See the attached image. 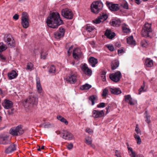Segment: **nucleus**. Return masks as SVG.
I'll return each instance as SVG.
<instances>
[{"label": "nucleus", "mask_w": 157, "mask_h": 157, "mask_svg": "<svg viewBox=\"0 0 157 157\" xmlns=\"http://www.w3.org/2000/svg\"><path fill=\"white\" fill-rule=\"evenodd\" d=\"M47 23L50 27L55 29L63 24V21L60 18L59 14L58 12L50 13L47 17Z\"/></svg>", "instance_id": "nucleus-1"}, {"label": "nucleus", "mask_w": 157, "mask_h": 157, "mask_svg": "<svg viewBox=\"0 0 157 157\" xmlns=\"http://www.w3.org/2000/svg\"><path fill=\"white\" fill-rule=\"evenodd\" d=\"M38 98L36 95L33 94L30 95L29 98L25 100L23 104L25 108L30 109L34 105H37L38 103Z\"/></svg>", "instance_id": "nucleus-2"}, {"label": "nucleus", "mask_w": 157, "mask_h": 157, "mask_svg": "<svg viewBox=\"0 0 157 157\" xmlns=\"http://www.w3.org/2000/svg\"><path fill=\"white\" fill-rule=\"evenodd\" d=\"M103 4L100 1H96L92 3L91 6V11L95 14L98 13L102 9Z\"/></svg>", "instance_id": "nucleus-3"}, {"label": "nucleus", "mask_w": 157, "mask_h": 157, "mask_svg": "<svg viewBox=\"0 0 157 157\" xmlns=\"http://www.w3.org/2000/svg\"><path fill=\"white\" fill-rule=\"evenodd\" d=\"M151 24L146 22L142 30V35L143 36L150 37V34L152 32Z\"/></svg>", "instance_id": "nucleus-4"}, {"label": "nucleus", "mask_w": 157, "mask_h": 157, "mask_svg": "<svg viewBox=\"0 0 157 157\" xmlns=\"http://www.w3.org/2000/svg\"><path fill=\"white\" fill-rule=\"evenodd\" d=\"M55 133L57 135L60 134V136L63 139L66 140H71L73 139V135L71 132L67 130H63L61 132L57 131L55 132Z\"/></svg>", "instance_id": "nucleus-5"}, {"label": "nucleus", "mask_w": 157, "mask_h": 157, "mask_svg": "<svg viewBox=\"0 0 157 157\" xmlns=\"http://www.w3.org/2000/svg\"><path fill=\"white\" fill-rule=\"evenodd\" d=\"M24 131L21 125L13 128L10 129V133L13 136H19L22 134Z\"/></svg>", "instance_id": "nucleus-6"}, {"label": "nucleus", "mask_w": 157, "mask_h": 157, "mask_svg": "<svg viewBox=\"0 0 157 157\" xmlns=\"http://www.w3.org/2000/svg\"><path fill=\"white\" fill-rule=\"evenodd\" d=\"M21 25L23 27L26 29L29 27V17L28 14L25 12H23L22 14V16L21 18Z\"/></svg>", "instance_id": "nucleus-7"}, {"label": "nucleus", "mask_w": 157, "mask_h": 157, "mask_svg": "<svg viewBox=\"0 0 157 157\" xmlns=\"http://www.w3.org/2000/svg\"><path fill=\"white\" fill-rule=\"evenodd\" d=\"M4 42L6 43L9 47H12L15 45V42L11 34H6L3 38Z\"/></svg>", "instance_id": "nucleus-8"}, {"label": "nucleus", "mask_w": 157, "mask_h": 157, "mask_svg": "<svg viewBox=\"0 0 157 157\" xmlns=\"http://www.w3.org/2000/svg\"><path fill=\"white\" fill-rule=\"evenodd\" d=\"M109 78L111 80L115 82H118L122 77L121 74L119 71H118L115 73L110 74Z\"/></svg>", "instance_id": "nucleus-9"}, {"label": "nucleus", "mask_w": 157, "mask_h": 157, "mask_svg": "<svg viewBox=\"0 0 157 157\" xmlns=\"http://www.w3.org/2000/svg\"><path fill=\"white\" fill-rule=\"evenodd\" d=\"M61 14L64 17L69 19H72L73 16L72 12L67 8L63 9L62 10Z\"/></svg>", "instance_id": "nucleus-10"}, {"label": "nucleus", "mask_w": 157, "mask_h": 157, "mask_svg": "<svg viewBox=\"0 0 157 157\" xmlns=\"http://www.w3.org/2000/svg\"><path fill=\"white\" fill-rule=\"evenodd\" d=\"M106 5L109 9L113 11H116L119 9V7L118 4L113 3L108 1L106 2Z\"/></svg>", "instance_id": "nucleus-11"}, {"label": "nucleus", "mask_w": 157, "mask_h": 157, "mask_svg": "<svg viewBox=\"0 0 157 157\" xmlns=\"http://www.w3.org/2000/svg\"><path fill=\"white\" fill-rule=\"evenodd\" d=\"M16 150V145L13 143L10 144L6 148L5 152L9 154L13 152Z\"/></svg>", "instance_id": "nucleus-12"}, {"label": "nucleus", "mask_w": 157, "mask_h": 157, "mask_svg": "<svg viewBox=\"0 0 157 157\" xmlns=\"http://www.w3.org/2000/svg\"><path fill=\"white\" fill-rule=\"evenodd\" d=\"M93 116L94 118L102 117L104 115V113L103 110L100 111L98 110H94L93 111Z\"/></svg>", "instance_id": "nucleus-13"}, {"label": "nucleus", "mask_w": 157, "mask_h": 157, "mask_svg": "<svg viewBox=\"0 0 157 157\" xmlns=\"http://www.w3.org/2000/svg\"><path fill=\"white\" fill-rule=\"evenodd\" d=\"M77 76L74 74H71L66 79V81L71 84L75 83L76 82Z\"/></svg>", "instance_id": "nucleus-14"}, {"label": "nucleus", "mask_w": 157, "mask_h": 157, "mask_svg": "<svg viewBox=\"0 0 157 157\" xmlns=\"http://www.w3.org/2000/svg\"><path fill=\"white\" fill-rule=\"evenodd\" d=\"M82 70L85 74L89 76L91 75L92 71L88 67L86 63H84V64L83 65L82 67Z\"/></svg>", "instance_id": "nucleus-15"}, {"label": "nucleus", "mask_w": 157, "mask_h": 157, "mask_svg": "<svg viewBox=\"0 0 157 157\" xmlns=\"http://www.w3.org/2000/svg\"><path fill=\"white\" fill-rule=\"evenodd\" d=\"M13 105V103L11 101L7 99H5L4 100L3 105L5 109H10L12 107Z\"/></svg>", "instance_id": "nucleus-16"}, {"label": "nucleus", "mask_w": 157, "mask_h": 157, "mask_svg": "<svg viewBox=\"0 0 157 157\" xmlns=\"http://www.w3.org/2000/svg\"><path fill=\"white\" fill-rule=\"evenodd\" d=\"M78 51H80V50L77 48L74 49L73 50V56L75 59H78L80 58L81 56V53L78 52Z\"/></svg>", "instance_id": "nucleus-17"}, {"label": "nucleus", "mask_w": 157, "mask_h": 157, "mask_svg": "<svg viewBox=\"0 0 157 157\" xmlns=\"http://www.w3.org/2000/svg\"><path fill=\"white\" fill-rule=\"evenodd\" d=\"M89 61L90 64L93 67H95V65L98 63L97 59L92 57L89 58Z\"/></svg>", "instance_id": "nucleus-18"}, {"label": "nucleus", "mask_w": 157, "mask_h": 157, "mask_svg": "<svg viewBox=\"0 0 157 157\" xmlns=\"http://www.w3.org/2000/svg\"><path fill=\"white\" fill-rule=\"evenodd\" d=\"M105 35L107 38L111 39L115 36V34L114 33H112L110 30L107 29L105 33Z\"/></svg>", "instance_id": "nucleus-19"}, {"label": "nucleus", "mask_w": 157, "mask_h": 157, "mask_svg": "<svg viewBox=\"0 0 157 157\" xmlns=\"http://www.w3.org/2000/svg\"><path fill=\"white\" fill-rule=\"evenodd\" d=\"M18 74L14 70H12L8 74L9 79L10 80L15 78L17 76Z\"/></svg>", "instance_id": "nucleus-20"}, {"label": "nucleus", "mask_w": 157, "mask_h": 157, "mask_svg": "<svg viewBox=\"0 0 157 157\" xmlns=\"http://www.w3.org/2000/svg\"><path fill=\"white\" fill-rule=\"evenodd\" d=\"M125 101L131 105H134V102L133 101L132 98L130 95H128L124 96Z\"/></svg>", "instance_id": "nucleus-21"}, {"label": "nucleus", "mask_w": 157, "mask_h": 157, "mask_svg": "<svg viewBox=\"0 0 157 157\" xmlns=\"http://www.w3.org/2000/svg\"><path fill=\"white\" fill-rule=\"evenodd\" d=\"M36 80L37 91L39 93H41L42 92V89L40 85L39 78L36 77Z\"/></svg>", "instance_id": "nucleus-22"}, {"label": "nucleus", "mask_w": 157, "mask_h": 157, "mask_svg": "<svg viewBox=\"0 0 157 157\" xmlns=\"http://www.w3.org/2000/svg\"><path fill=\"white\" fill-rule=\"evenodd\" d=\"M121 23V21L120 20L116 19L113 20L112 22L110 23L111 25L114 26H118L120 25Z\"/></svg>", "instance_id": "nucleus-23"}, {"label": "nucleus", "mask_w": 157, "mask_h": 157, "mask_svg": "<svg viewBox=\"0 0 157 157\" xmlns=\"http://www.w3.org/2000/svg\"><path fill=\"white\" fill-rule=\"evenodd\" d=\"M109 90L112 94H118L121 93V90L118 88H110Z\"/></svg>", "instance_id": "nucleus-24"}, {"label": "nucleus", "mask_w": 157, "mask_h": 157, "mask_svg": "<svg viewBox=\"0 0 157 157\" xmlns=\"http://www.w3.org/2000/svg\"><path fill=\"white\" fill-rule=\"evenodd\" d=\"M127 43L130 45H135L136 44V41L135 40L133 39V37L131 36L128 37L127 39Z\"/></svg>", "instance_id": "nucleus-25"}, {"label": "nucleus", "mask_w": 157, "mask_h": 157, "mask_svg": "<svg viewBox=\"0 0 157 157\" xmlns=\"http://www.w3.org/2000/svg\"><path fill=\"white\" fill-rule=\"evenodd\" d=\"M119 62L117 60H115L114 62H113L111 65L112 69V70L115 69L119 66Z\"/></svg>", "instance_id": "nucleus-26"}, {"label": "nucleus", "mask_w": 157, "mask_h": 157, "mask_svg": "<svg viewBox=\"0 0 157 157\" xmlns=\"http://www.w3.org/2000/svg\"><path fill=\"white\" fill-rule=\"evenodd\" d=\"M57 118L61 122L64 123L66 125H67L68 124V121L61 116L58 115L57 117Z\"/></svg>", "instance_id": "nucleus-27"}, {"label": "nucleus", "mask_w": 157, "mask_h": 157, "mask_svg": "<svg viewBox=\"0 0 157 157\" xmlns=\"http://www.w3.org/2000/svg\"><path fill=\"white\" fill-rule=\"evenodd\" d=\"M92 87L91 85L86 83L84 85L80 86V89L82 90H87L90 89Z\"/></svg>", "instance_id": "nucleus-28"}, {"label": "nucleus", "mask_w": 157, "mask_h": 157, "mask_svg": "<svg viewBox=\"0 0 157 157\" xmlns=\"http://www.w3.org/2000/svg\"><path fill=\"white\" fill-rule=\"evenodd\" d=\"M145 64L147 67H150L153 65L152 60L147 58L145 60Z\"/></svg>", "instance_id": "nucleus-29"}, {"label": "nucleus", "mask_w": 157, "mask_h": 157, "mask_svg": "<svg viewBox=\"0 0 157 157\" xmlns=\"http://www.w3.org/2000/svg\"><path fill=\"white\" fill-rule=\"evenodd\" d=\"M48 53L46 51L43 50L41 52V58L43 59H46V56H47Z\"/></svg>", "instance_id": "nucleus-30"}, {"label": "nucleus", "mask_w": 157, "mask_h": 157, "mask_svg": "<svg viewBox=\"0 0 157 157\" xmlns=\"http://www.w3.org/2000/svg\"><path fill=\"white\" fill-rule=\"evenodd\" d=\"M98 17L100 20H101L102 21L105 20L108 18L107 15L106 14L103 13L101 15L100 14Z\"/></svg>", "instance_id": "nucleus-31"}, {"label": "nucleus", "mask_w": 157, "mask_h": 157, "mask_svg": "<svg viewBox=\"0 0 157 157\" xmlns=\"http://www.w3.org/2000/svg\"><path fill=\"white\" fill-rule=\"evenodd\" d=\"M89 101L92 102V105H94L95 103L94 101L96 99V97L94 95H92L89 98Z\"/></svg>", "instance_id": "nucleus-32"}, {"label": "nucleus", "mask_w": 157, "mask_h": 157, "mask_svg": "<svg viewBox=\"0 0 157 157\" xmlns=\"http://www.w3.org/2000/svg\"><path fill=\"white\" fill-rule=\"evenodd\" d=\"M63 33H60L59 32H57L55 33V37L57 39H59L62 37L64 36Z\"/></svg>", "instance_id": "nucleus-33"}, {"label": "nucleus", "mask_w": 157, "mask_h": 157, "mask_svg": "<svg viewBox=\"0 0 157 157\" xmlns=\"http://www.w3.org/2000/svg\"><path fill=\"white\" fill-rule=\"evenodd\" d=\"M7 48V47L5 45H4L3 43H0V52L4 51Z\"/></svg>", "instance_id": "nucleus-34"}, {"label": "nucleus", "mask_w": 157, "mask_h": 157, "mask_svg": "<svg viewBox=\"0 0 157 157\" xmlns=\"http://www.w3.org/2000/svg\"><path fill=\"white\" fill-rule=\"evenodd\" d=\"M134 137L136 140H137V143L138 144H140L141 143V140L140 136L136 134H135L134 136Z\"/></svg>", "instance_id": "nucleus-35"}, {"label": "nucleus", "mask_w": 157, "mask_h": 157, "mask_svg": "<svg viewBox=\"0 0 157 157\" xmlns=\"http://www.w3.org/2000/svg\"><path fill=\"white\" fill-rule=\"evenodd\" d=\"M95 29V28L93 26H90V25H87L86 27V30L90 32H91L92 31L94 30Z\"/></svg>", "instance_id": "nucleus-36"}, {"label": "nucleus", "mask_w": 157, "mask_h": 157, "mask_svg": "<svg viewBox=\"0 0 157 157\" xmlns=\"http://www.w3.org/2000/svg\"><path fill=\"white\" fill-rule=\"evenodd\" d=\"M122 29L123 32L125 33H128L130 32V29L125 26H122Z\"/></svg>", "instance_id": "nucleus-37"}, {"label": "nucleus", "mask_w": 157, "mask_h": 157, "mask_svg": "<svg viewBox=\"0 0 157 157\" xmlns=\"http://www.w3.org/2000/svg\"><path fill=\"white\" fill-rule=\"evenodd\" d=\"M106 74V72L105 71H102L101 72V76L102 78V80L103 81H106L105 75Z\"/></svg>", "instance_id": "nucleus-38"}, {"label": "nucleus", "mask_w": 157, "mask_h": 157, "mask_svg": "<svg viewBox=\"0 0 157 157\" xmlns=\"http://www.w3.org/2000/svg\"><path fill=\"white\" fill-rule=\"evenodd\" d=\"M108 90L106 88H105L103 90L102 96L105 98H106V97L108 94Z\"/></svg>", "instance_id": "nucleus-39"}, {"label": "nucleus", "mask_w": 157, "mask_h": 157, "mask_svg": "<svg viewBox=\"0 0 157 157\" xmlns=\"http://www.w3.org/2000/svg\"><path fill=\"white\" fill-rule=\"evenodd\" d=\"M56 68L54 65H52L50 66L49 70V72L50 73H54L55 71Z\"/></svg>", "instance_id": "nucleus-40"}, {"label": "nucleus", "mask_w": 157, "mask_h": 157, "mask_svg": "<svg viewBox=\"0 0 157 157\" xmlns=\"http://www.w3.org/2000/svg\"><path fill=\"white\" fill-rule=\"evenodd\" d=\"M92 21L94 23L98 24L100 23L101 22H102V21L100 20L99 18L98 17L96 19L93 20Z\"/></svg>", "instance_id": "nucleus-41"}, {"label": "nucleus", "mask_w": 157, "mask_h": 157, "mask_svg": "<svg viewBox=\"0 0 157 157\" xmlns=\"http://www.w3.org/2000/svg\"><path fill=\"white\" fill-rule=\"evenodd\" d=\"M147 111H146L145 112V113L146 114V121L148 123H149L150 122V116H148L147 115Z\"/></svg>", "instance_id": "nucleus-42"}, {"label": "nucleus", "mask_w": 157, "mask_h": 157, "mask_svg": "<svg viewBox=\"0 0 157 157\" xmlns=\"http://www.w3.org/2000/svg\"><path fill=\"white\" fill-rule=\"evenodd\" d=\"M33 67V64L31 63H28L27 65V68L28 70H31Z\"/></svg>", "instance_id": "nucleus-43"}, {"label": "nucleus", "mask_w": 157, "mask_h": 157, "mask_svg": "<svg viewBox=\"0 0 157 157\" xmlns=\"http://www.w3.org/2000/svg\"><path fill=\"white\" fill-rule=\"evenodd\" d=\"M10 142L9 140H8L6 137L5 138V140L3 142L2 144H10Z\"/></svg>", "instance_id": "nucleus-44"}, {"label": "nucleus", "mask_w": 157, "mask_h": 157, "mask_svg": "<svg viewBox=\"0 0 157 157\" xmlns=\"http://www.w3.org/2000/svg\"><path fill=\"white\" fill-rule=\"evenodd\" d=\"M86 144L88 145L91 144L92 143V140L91 138L89 137L86 138Z\"/></svg>", "instance_id": "nucleus-45"}, {"label": "nucleus", "mask_w": 157, "mask_h": 157, "mask_svg": "<svg viewBox=\"0 0 157 157\" xmlns=\"http://www.w3.org/2000/svg\"><path fill=\"white\" fill-rule=\"evenodd\" d=\"M107 47L108 48V49L111 51H113L114 50V47L112 45H107Z\"/></svg>", "instance_id": "nucleus-46"}, {"label": "nucleus", "mask_w": 157, "mask_h": 157, "mask_svg": "<svg viewBox=\"0 0 157 157\" xmlns=\"http://www.w3.org/2000/svg\"><path fill=\"white\" fill-rule=\"evenodd\" d=\"M147 44V42L145 40H143L141 41V45L142 47H146Z\"/></svg>", "instance_id": "nucleus-47"}, {"label": "nucleus", "mask_w": 157, "mask_h": 157, "mask_svg": "<svg viewBox=\"0 0 157 157\" xmlns=\"http://www.w3.org/2000/svg\"><path fill=\"white\" fill-rule=\"evenodd\" d=\"M126 144L127 146V148L128 151L129 153H130V152H132L133 151L132 148V147H129L128 143H126Z\"/></svg>", "instance_id": "nucleus-48"}, {"label": "nucleus", "mask_w": 157, "mask_h": 157, "mask_svg": "<svg viewBox=\"0 0 157 157\" xmlns=\"http://www.w3.org/2000/svg\"><path fill=\"white\" fill-rule=\"evenodd\" d=\"M98 108H104L105 107V103L104 102H102L100 103L97 105Z\"/></svg>", "instance_id": "nucleus-49"}, {"label": "nucleus", "mask_w": 157, "mask_h": 157, "mask_svg": "<svg viewBox=\"0 0 157 157\" xmlns=\"http://www.w3.org/2000/svg\"><path fill=\"white\" fill-rule=\"evenodd\" d=\"M123 7L126 9H128V3L127 2H124L123 4L122 5Z\"/></svg>", "instance_id": "nucleus-50"}, {"label": "nucleus", "mask_w": 157, "mask_h": 157, "mask_svg": "<svg viewBox=\"0 0 157 157\" xmlns=\"http://www.w3.org/2000/svg\"><path fill=\"white\" fill-rule=\"evenodd\" d=\"M73 147V145L72 143H70L67 146V148L71 150L72 148Z\"/></svg>", "instance_id": "nucleus-51"}, {"label": "nucleus", "mask_w": 157, "mask_h": 157, "mask_svg": "<svg viewBox=\"0 0 157 157\" xmlns=\"http://www.w3.org/2000/svg\"><path fill=\"white\" fill-rule=\"evenodd\" d=\"M5 137L0 136V144H2L3 142L5 140Z\"/></svg>", "instance_id": "nucleus-52"}, {"label": "nucleus", "mask_w": 157, "mask_h": 157, "mask_svg": "<svg viewBox=\"0 0 157 157\" xmlns=\"http://www.w3.org/2000/svg\"><path fill=\"white\" fill-rule=\"evenodd\" d=\"M129 155L131 157H136V153L135 151H133L130 153Z\"/></svg>", "instance_id": "nucleus-53"}, {"label": "nucleus", "mask_w": 157, "mask_h": 157, "mask_svg": "<svg viewBox=\"0 0 157 157\" xmlns=\"http://www.w3.org/2000/svg\"><path fill=\"white\" fill-rule=\"evenodd\" d=\"M15 110L14 109H12L11 110L8 111V113L9 114H11L15 112Z\"/></svg>", "instance_id": "nucleus-54"}, {"label": "nucleus", "mask_w": 157, "mask_h": 157, "mask_svg": "<svg viewBox=\"0 0 157 157\" xmlns=\"http://www.w3.org/2000/svg\"><path fill=\"white\" fill-rule=\"evenodd\" d=\"M135 131L138 134L140 133V131L138 127V124H136V129H135Z\"/></svg>", "instance_id": "nucleus-55"}, {"label": "nucleus", "mask_w": 157, "mask_h": 157, "mask_svg": "<svg viewBox=\"0 0 157 157\" xmlns=\"http://www.w3.org/2000/svg\"><path fill=\"white\" fill-rule=\"evenodd\" d=\"M13 18L15 20H17L19 18V15L17 14H15L13 17Z\"/></svg>", "instance_id": "nucleus-56"}, {"label": "nucleus", "mask_w": 157, "mask_h": 157, "mask_svg": "<svg viewBox=\"0 0 157 157\" xmlns=\"http://www.w3.org/2000/svg\"><path fill=\"white\" fill-rule=\"evenodd\" d=\"M59 32L60 33H63L64 34L65 33V31L64 29L62 27H60L59 28Z\"/></svg>", "instance_id": "nucleus-57"}, {"label": "nucleus", "mask_w": 157, "mask_h": 157, "mask_svg": "<svg viewBox=\"0 0 157 157\" xmlns=\"http://www.w3.org/2000/svg\"><path fill=\"white\" fill-rule=\"evenodd\" d=\"M0 58L2 61L6 60V58L3 55L0 54Z\"/></svg>", "instance_id": "nucleus-58"}, {"label": "nucleus", "mask_w": 157, "mask_h": 157, "mask_svg": "<svg viewBox=\"0 0 157 157\" xmlns=\"http://www.w3.org/2000/svg\"><path fill=\"white\" fill-rule=\"evenodd\" d=\"M144 88V86H141V88L139 90V94H140L141 92L143 90Z\"/></svg>", "instance_id": "nucleus-59"}, {"label": "nucleus", "mask_w": 157, "mask_h": 157, "mask_svg": "<svg viewBox=\"0 0 157 157\" xmlns=\"http://www.w3.org/2000/svg\"><path fill=\"white\" fill-rule=\"evenodd\" d=\"M115 155L117 157H121L120 154L117 151H115Z\"/></svg>", "instance_id": "nucleus-60"}, {"label": "nucleus", "mask_w": 157, "mask_h": 157, "mask_svg": "<svg viewBox=\"0 0 157 157\" xmlns=\"http://www.w3.org/2000/svg\"><path fill=\"white\" fill-rule=\"evenodd\" d=\"M86 132H88L89 133L91 134L92 133L91 130L90 128H87L86 129Z\"/></svg>", "instance_id": "nucleus-61"}, {"label": "nucleus", "mask_w": 157, "mask_h": 157, "mask_svg": "<svg viewBox=\"0 0 157 157\" xmlns=\"http://www.w3.org/2000/svg\"><path fill=\"white\" fill-rule=\"evenodd\" d=\"M44 149V146H42L40 148V146H39V148H37V150L38 151H40L41 149Z\"/></svg>", "instance_id": "nucleus-62"}, {"label": "nucleus", "mask_w": 157, "mask_h": 157, "mask_svg": "<svg viewBox=\"0 0 157 157\" xmlns=\"http://www.w3.org/2000/svg\"><path fill=\"white\" fill-rule=\"evenodd\" d=\"M115 45L116 47L119 48L120 47L121 44L117 42L116 43Z\"/></svg>", "instance_id": "nucleus-63"}, {"label": "nucleus", "mask_w": 157, "mask_h": 157, "mask_svg": "<svg viewBox=\"0 0 157 157\" xmlns=\"http://www.w3.org/2000/svg\"><path fill=\"white\" fill-rule=\"evenodd\" d=\"M135 2L138 5L140 4L141 2L140 1V0H135Z\"/></svg>", "instance_id": "nucleus-64"}]
</instances>
